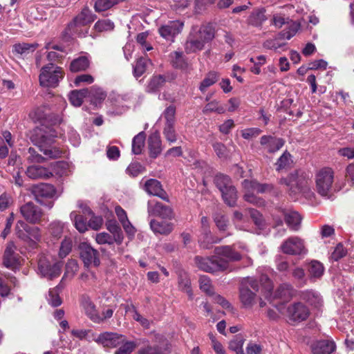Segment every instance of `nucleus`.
Instances as JSON below:
<instances>
[{
	"mask_svg": "<svg viewBox=\"0 0 354 354\" xmlns=\"http://www.w3.org/2000/svg\"><path fill=\"white\" fill-rule=\"evenodd\" d=\"M27 236L28 240L25 243H28L30 246H35L37 242L41 240V235L40 229L37 227H31L27 225Z\"/></svg>",
	"mask_w": 354,
	"mask_h": 354,
	"instance_id": "4c0bfd02",
	"label": "nucleus"
},
{
	"mask_svg": "<svg viewBox=\"0 0 354 354\" xmlns=\"http://www.w3.org/2000/svg\"><path fill=\"white\" fill-rule=\"evenodd\" d=\"M292 162V160H290V154L285 151L278 159L276 165H277V170L280 171L283 169L286 168L288 166L290 165Z\"/></svg>",
	"mask_w": 354,
	"mask_h": 354,
	"instance_id": "052dcab7",
	"label": "nucleus"
},
{
	"mask_svg": "<svg viewBox=\"0 0 354 354\" xmlns=\"http://www.w3.org/2000/svg\"><path fill=\"white\" fill-rule=\"evenodd\" d=\"M287 25L288 26V30L283 33V37L287 39H290L296 34L300 26L298 23L292 20H289Z\"/></svg>",
	"mask_w": 354,
	"mask_h": 354,
	"instance_id": "774afa93",
	"label": "nucleus"
},
{
	"mask_svg": "<svg viewBox=\"0 0 354 354\" xmlns=\"http://www.w3.org/2000/svg\"><path fill=\"white\" fill-rule=\"evenodd\" d=\"M267 19L265 10L261 9L254 11L249 18V23L254 26H260Z\"/></svg>",
	"mask_w": 354,
	"mask_h": 354,
	"instance_id": "a18cd8bd",
	"label": "nucleus"
},
{
	"mask_svg": "<svg viewBox=\"0 0 354 354\" xmlns=\"http://www.w3.org/2000/svg\"><path fill=\"white\" fill-rule=\"evenodd\" d=\"M151 230L155 234L167 235L173 230V224L167 221L151 219L149 223Z\"/></svg>",
	"mask_w": 354,
	"mask_h": 354,
	"instance_id": "b1692460",
	"label": "nucleus"
},
{
	"mask_svg": "<svg viewBox=\"0 0 354 354\" xmlns=\"http://www.w3.org/2000/svg\"><path fill=\"white\" fill-rule=\"evenodd\" d=\"M15 250V243L12 241L8 242L4 251L3 263L11 270H15L19 265V257Z\"/></svg>",
	"mask_w": 354,
	"mask_h": 354,
	"instance_id": "2eb2a0df",
	"label": "nucleus"
},
{
	"mask_svg": "<svg viewBox=\"0 0 354 354\" xmlns=\"http://www.w3.org/2000/svg\"><path fill=\"white\" fill-rule=\"evenodd\" d=\"M125 0H95L94 9L96 12L106 11Z\"/></svg>",
	"mask_w": 354,
	"mask_h": 354,
	"instance_id": "a19ab883",
	"label": "nucleus"
},
{
	"mask_svg": "<svg viewBox=\"0 0 354 354\" xmlns=\"http://www.w3.org/2000/svg\"><path fill=\"white\" fill-rule=\"evenodd\" d=\"M292 286L288 283L280 285L274 292V297L281 299L283 301H288L294 295Z\"/></svg>",
	"mask_w": 354,
	"mask_h": 354,
	"instance_id": "c85d7f7f",
	"label": "nucleus"
},
{
	"mask_svg": "<svg viewBox=\"0 0 354 354\" xmlns=\"http://www.w3.org/2000/svg\"><path fill=\"white\" fill-rule=\"evenodd\" d=\"M258 281L253 278L245 279L240 288V300L245 308H251L256 301L255 292L259 290Z\"/></svg>",
	"mask_w": 354,
	"mask_h": 354,
	"instance_id": "39448f33",
	"label": "nucleus"
},
{
	"mask_svg": "<svg viewBox=\"0 0 354 354\" xmlns=\"http://www.w3.org/2000/svg\"><path fill=\"white\" fill-rule=\"evenodd\" d=\"M224 202L230 207H234L236 205L237 200V192L235 187H230L221 192Z\"/></svg>",
	"mask_w": 354,
	"mask_h": 354,
	"instance_id": "ea45409f",
	"label": "nucleus"
},
{
	"mask_svg": "<svg viewBox=\"0 0 354 354\" xmlns=\"http://www.w3.org/2000/svg\"><path fill=\"white\" fill-rule=\"evenodd\" d=\"M64 227V224L58 221H53L49 224L48 232L51 237V241H57L62 237Z\"/></svg>",
	"mask_w": 354,
	"mask_h": 354,
	"instance_id": "2f4dec72",
	"label": "nucleus"
},
{
	"mask_svg": "<svg viewBox=\"0 0 354 354\" xmlns=\"http://www.w3.org/2000/svg\"><path fill=\"white\" fill-rule=\"evenodd\" d=\"M62 263L50 255L41 254L38 259V270L49 279L58 277L61 274Z\"/></svg>",
	"mask_w": 354,
	"mask_h": 354,
	"instance_id": "20e7f679",
	"label": "nucleus"
},
{
	"mask_svg": "<svg viewBox=\"0 0 354 354\" xmlns=\"http://www.w3.org/2000/svg\"><path fill=\"white\" fill-rule=\"evenodd\" d=\"M281 249L284 254L289 255H299L306 252L304 241L298 236L287 239L281 245Z\"/></svg>",
	"mask_w": 354,
	"mask_h": 354,
	"instance_id": "f8f14e48",
	"label": "nucleus"
},
{
	"mask_svg": "<svg viewBox=\"0 0 354 354\" xmlns=\"http://www.w3.org/2000/svg\"><path fill=\"white\" fill-rule=\"evenodd\" d=\"M260 144L268 153H273L279 151L284 145L283 139L272 136H263Z\"/></svg>",
	"mask_w": 354,
	"mask_h": 354,
	"instance_id": "412c9836",
	"label": "nucleus"
},
{
	"mask_svg": "<svg viewBox=\"0 0 354 354\" xmlns=\"http://www.w3.org/2000/svg\"><path fill=\"white\" fill-rule=\"evenodd\" d=\"M27 225L23 221H18L15 226L16 236L24 242L28 240L26 232Z\"/></svg>",
	"mask_w": 354,
	"mask_h": 354,
	"instance_id": "5fc2aeb1",
	"label": "nucleus"
},
{
	"mask_svg": "<svg viewBox=\"0 0 354 354\" xmlns=\"http://www.w3.org/2000/svg\"><path fill=\"white\" fill-rule=\"evenodd\" d=\"M147 62L148 60L145 58H140L137 60L133 67V73L136 77H140L145 72Z\"/></svg>",
	"mask_w": 354,
	"mask_h": 354,
	"instance_id": "e2e57ef3",
	"label": "nucleus"
},
{
	"mask_svg": "<svg viewBox=\"0 0 354 354\" xmlns=\"http://www.w3.org/2000/svg\"><path fill=\"white\" fill-rule=\"evenodd\" d=\"M288 317L293 322H302L309 316L308 308L301 302L295 303L288 308Z\"/></svg>",
	"mask_w": 354,
	"mask_h": 354,
	"instance_id": "dca6fc26",
	"label": "nucleus"
},
{
	"mask_svg": "<svg viewBox=\"0 0 354 354\" xmlns=\"http://www.w3.org/2000/svg\"><path fill=\"white\" fill-rule=\"evenodd\" d=\"M205 46L210 42L215 37V29L211 24H204L199 28L193 27L190 32Z\"/></svg>",
	"mask_w": 354,
	"mask_h": 354,
	"instance_id": "4468645a",
	"label": "nucleus"
},
{
	"mask_svg": "<svg viewBox=\"0 0 354 354\" xmlns=\"http://www.w3.org/2000/svg\"><path fill=\"white\" fill-rule=\"evenodd\" d=\"M195 263L198 268L207 272L224 271L228 268L227 261L223 259H218L216 254L211 257H195Z\"/></svg>",
	"mask_w": 354,
	"mask_h": 354,
	"instance_id": "0eeeda50",
	"label": "nucleus"
},
{
	"mask_svg": "<svg viewBox=\"0 0 354 354\" xmlns=\"http://www.w3.org/2000/svg\"><path fill=\"white\" fill-rule=\"evenodd\" d=\"M145 138L146 136L143 131L140 132L133 138L132 152L134 154L138 155L142 153V151L145 146Z\"/></svg>",
	"mask_w": 354,
	"mask_h": 354,
	"instance_id": "79ce46f5",
	"label": "nucleus"
},
{
	"mask_svg": "<svg viewBox=\"0 0 354 354\" xmlns=\"http://www.w3.org/2000/svg\"><path fill=\"white\" fill-rule=\"evenodd\" d=\"M308 271L310 280L320 278L324 271L323 265L317 261H312L308 266Z\"/></svg>",
	"mask_w": 354,
	"mask_h": 354,
	"instance_id": "f704fd0d",
	"label": "nucleus"
},
{
	"mask_svg": "<svg viewBox=\"0 0 354 354\" xmlns=\"http://www.w3.org/2000/svg\"><path fill=\"white\" fill-rule=\"evenodd\" d=\"M89 66V61L85 57H80L74 59L70 65V69L73 72H78L86 70Z\"/></svg>",
	"mask_w": 354,
	"mask_h": 354,
	"instance_id": "c03bdc74",
	"label": "nucleus"
},
{
	"mask_svg": "<svg viewBox=\"0 0 354 354\" xmlns=\"http://www.w3.org/2000/svg\"><path fill=\"white\" fill-rule=\"evenodd\" d=\"M282 214L287 225L292 230L297 231L299 229L301 217L298 212L292 210H283Z\"/></svg>",
	"mask_w": 354,
	"mask_h": 354,
	"instance_id": "cd10ccee",
	"label": "nucleus"
},
{
	"mask_svg": "<svg viewBox=\"0 0 354 354\" xmlns=\"http://www.w3.org/2000/svg\"><path fill=\"white\" fill-rule=\"evenodd\" d=\"M37 46V44H17L13 46L12 51L14 53L25 55L30 52H33Z\"/></svg>",
	"mask_w": 354,
	"mask_h": 354,
	"instance_id": "37998d69",
	"label": "nucleus"
},
{
	"mask_svg": "<svg viewBox=\"0 0 354 354\" xmlns=\"http://www.w3.org/2000/svg\"><path fill=\"white\" fill-rule=\"evenodd\" d=\"M72 245L73 243L71 239L65 237L64 239L61 243L59 251V257L60 258L66 257L71 251Z\"/></svg>",
	"mask_w": 354,
	"mask_h": 354,
	"instance_id": "4d7b16f0",
	"label": "nucleus"
},
{
	"mask_svg": "<svg viewBox=\"0 0 354 354\" xmlns=\"http://www.w3.org/2000/svg\"><path fill=\"white\" fill-rule=\"evenodd\" d=\"M178 284L180 289L186 292L190 299H192L193 294L191 289V282L185 273L179 275Z\"/></svg>",
	"mask_w": 354,
	"mask_h": 354,
	"instance_id": "8fccbe9b",
	"label": "nucleus"
},
{
	"mask_svg": "<svg viewBox=\"0 0 354 354\" xmlns=\"http://www.w3.org/2000/svg\"><path fill=\"white\" fill-rule=\"evenodd\" d=\"M20 214L27 222L32 224L39 223L44 215L41 209L32 202L21 205Z\"/></svg>",
	"mask_w": 354,
	"mask_h": 354,
	"instance_id": "9d476101",
	"label": "nucleus"
},
{
	"mask_svg": "<svg viewBox=\"0 0 354 354\" xmlns=\"http://www.w3.org/2000/svg\"><path fill=\"white\" fill-rule=\"evenodd\" d=\"M122 344H123L115 352V354H131L138 345L133 341H124Z\"/></svg>",
	"mask_w": 354,
	"mask_h": 354,
	"instance_id": "0e129e2a",
	"label": "nucleus"
},
{
	"mask_svg": "<svg viewBox=\"0 0 354 354\" xmlns=\"http://www.w3.org/2000/svg\"><path fill=\"white\" fill-rule=\"evenodd\" d=\"M218 75L215 72L209 73L201 82L199 90L204 93L209 86L215 84L218 80Z\"/></svg>",
	"mask_w": 354,
	"mask_h": 354,
	"instance_id": "09e8293b",
	"label": "nucleus"
},
{
	"mask_svg": "<svg viewBox=\"0 0 354 354\" xmlns=\"http://www.w3.org/2000/svg\"><path fill=\"white\" fill-rule=\"evenodd\" d=\"M95 15L88 7L83 8L67 24L64 35L68 37L73 35L85 37L88 33V27L95 21Z\"/></svg>",
	"mask_w": 354,
	"mask_h": 354,
	"instance_id": "f257e3e1",
	"label": "nucleus"
},
{
	"mask_svg": "<svg viewBox=\"0 0 354 354\" xmlns=\"http://www.w3.org/2000/svg\"><path fill=\"white\" fill-rule=\"evenodd\" d=\"M11 194L4 192L0 195V211L3 212L13 203Z\"/></svg>",
	"mask_w": 354,
	"mask_h": 354,
	"instance_id": "69168bd1",
	"label": "nucleus"
},
{
	"mask_svg": "<svg viewBox=\"0 0 354 354\" xmlns=\"http://www.w3.org/2000/svg\"><path fill=\"white\" fill-rule=\"evenodd\" d=\"M214 151H215L216 156L221 159H225L228 156V151L227 147L221 142H214L212 145Z\"/></svg>",
	"mask_w": 354,
	"mask_h": 354,
	"instance_id": "338daca9",
	"label": "nucleus"
},
{
	"mask_svg": "<svg viewBox=\"0 0 354 354\" xmlns=\"http://www.w3.org/2000/svg\"><path fill=\"white\" fill-rule=\"evenodd\" d=\"M82 305L87 316L95 323H101V316L97 314L95 306L93 303L88 299H84Z\"/></svg>",
	"mask_w": 354,
	"mask_h": 354,
	"instance_id": "7c9ffc66",
	"label": "nucleus"
},
{
	"mask_svg": "<svg viewBox=\"0 0 354 354\" xmlns=\"http://www.w3.org/2000/svg\"><path fill=\"white\" fill-rule=\"evenodd\" d=\"M88 93L89 90L88 88L74 90L70 93L69 100L73 106H80L83 102V99L88 95Z\"/></svg>",
	"mask_w": 354,
	"mask_h": 354,
	"instance_id": "c9c22d12",
	"label": "nucleus"
},
{
	"mask_svg": "<svg viewBox=\"0 0 354 354\" xmlns=\"http://www.w3.org/2000/svg\"><path fill=\"white\" fill-rule=\"evenodd\" d=\"M199 286L202 291L208 295H214V288L212 287L211 280L207 276L203 275L199 279Z\"/></svg>",
	"mask_w": 354,
	"mask_h": 354,
	"instance_id": "864d4df0",
	"label": "nucleus"
},
{
	"mask_svg": "<svg viewBox=\"0 0 354 354\" xmlns=\"http://www.w3.org/2000/svg\"><path fill=\"white\" fill-rule=\"evenodd\" d=\"M94 340L104 347L115 348L124 343L125 338L122 335L117 333L104 332L100 333Z\"/></svg>",
	"mask_w": 354,
	"mask_h": 354,
	"instance_id": "ddd939ff",
	"label": "nucleus"
},
{
	"mask_svg": "<svg viewBox=\"0 0 354 354\" xmlns=\"http://www.w3.org/2000/svg\"><path fill=\"white\" fill-rule=\"evenodd\" d=\"M113 28L114 24L109 19L97 21L94 25V28L98 32L111 30H113Z\"/></svg>",
	"mask_w": 354,
	"mask_h": 354,
	"instance_id": "680f3d73",
	"label": "nucleus"
},
{
	"mask_svg": "<svg viewBox=\"0 0 354 354\" xmlns=\"http://www.w3.org/2000/svg\"><path fill=\"white\" fill-rule=\"evenodd\" d=\"M166 77L162 75H153L149 80L146 91L148 93H154L158 91L165 83Z\"/></svg>",
	"mask_w": 354,
	"mask_h": 354,
	"instance_id": "72a5a7b5",
	"label": "nucleus"
},
{
	"mask_svg": "<svg viewBox=\"0 0 354 354\" xmlns=\"http://www.w3.org/2000/svg\"><path fill=\"white\" fill-rule=\"evenodd\" d=\"M38 134L39 138L36 145L44 154L50 158H57L61 157L62 151L57 147L53 145L54 138L56 137L55 131L50 129L48 132H41Z\"/></svg>",
	"mask_w": 354,
	"mask_h": 354,
	"instance_id": "7ed1b4c3",
	"label": "nucleus"
},
{
	"mask_svg": "<svg viewBox=\"0 0 354 354\" xmlns=\"http://www.w3.org/2000/svg\"><path fill=\"white\" fill-rule=\"evenodd\" d=\"M242 185L245 192L263 193L272 189L271 185L259 184L256 180H244Z\"/></svg>",
	"mask_w": 354,
	"mask_h": 354,
	"instance_id": "bb28decb",
	"label": "nucleus"
},
{
	"mask_svg": "<svg viewBox=\"0 0 354 354\" xmlns=\"http://www.w3.org/2000/svg\"><path fill=\"white\" fill-rule=\"evenodd\" d=\"M214 221L220 231H225L227 230L229 221L224 214L221 213H216L214 216Z\"/></svg>",
	"mask_w": 354,
	"mask_h": 354,
	"instance_id": "6e6d98bb",
	"label": "nucleus"
},
{
	"mask_svg": "<svg viewBox=\"0 0 354 354\" xmlns=\"http://www.w3.org/2000/svg\"><path fill=\"white\" fill-rule=\"evenodd\" d=\"M335 348V342L330 339L317 341L311 346L313 354H330Z\"/></svg>",
	"mask_w": 354,
	"mask_h": 354,
	"instance_id": "4be33fe9",
	"label": "nucleus"
},
{
	"mask_svg": "<svg viewBox=\"0 0 354 354\" xmlns=\"http://www.w3.org/2000/svg\"><path fill=\"white\" fill-rule=\"evenodd\" d=\"M205 46L194 35L189 32L187 39L185 44V50L187 53H194L201 51Z\"/></svg>",
	"mask_w": 354,
	"mask_h": 354,
	"instance_id": "c756f323",
	"label": "nucleus"
},
{
	"mask_svg": "<svg viewBox=\"0 0 354 354\" xmlns=\"http://www.w3.org/2000/svg\"><path fill=\"white\" fill-rule=\"evenodd\" d=\"M203 111L205 114L211 112H216L221 114L223 113L225 109L222 106L219 105L218 102L214 100L207 104Z\"/></svg>",
	"mask_w": 354,
	"mask_h": 354,
	"instance_id": "13d9d810",
	"label": "nucleus"
},
{
	"mask_svg": "<svg viewBox=\"0 0 354 354\" xmlns=\"http://www.w3.org/2000/svg\"><path fill=\"white\" fill-rule=\"evenodd\" d=\"M27 176L32 179L48 178L53 174L46 167L39 165H32L27 168Z\"/></svg>",
	"mask_w": 354,
	"mask_h": 354,
	"instance_id": "393cba45",
	"label": "nucleus"
},
{
	"mask_svg": "<svg viewBox=\"0 0 354 354\" xmlns=\"http://www.w3.org/2000/svg\"><path fill=\"white\" fill-rule=\"evenodd\" d=\"M107 230L112 234L115 243L121 244L123 240V234L120 227L115 223H109L107 224Z\"/></svg>",
	"mask_w": 354,
	"mask_h": 354,
	"instance_id": "3c124183",
	"label": "nucleus"
},
{
	"mask_svg": "<svg viewBox=\"0 0 354 354\" xmlns=\"http://www.w3.org/2000/svg\"><path fill=\"white\" fill-rule=\"evenodd\" d=\"M80 254L84 266H98L100 263L99 252L94 249L89 243L82 242L79 245Z\"/></svg>",
	"mask_w": 354,
	"mask_h": 354,
	"instance_id": "1a4fd4ad",
	"label": "nucleus"
},
{
	"mask_svg": "<svg viewBox=\"0 0 354 354\" xmlns=\"http://www.w3.org/2000/svg\"><path fill=\"white\" fill-rule=\"evenodd\" d=\"M70 218L74 223L75 228L81 233H83L87 230L86 222L83 219L81 215L77 214L75 212H72L70 214Z\"/></svg>",
	"mask_w": 354,
	"mask_h": 354,
	"instance_id": "49530a36",
	"label": "nucleus"
},
{
	"mask_svg": "<svg viewBox=\"0 0 354 354\" xmlns=\"http://www.w3.org/2000/svg\"><path fill=\"white\" fill-rule=\"evenodd\" d=\"M214 183L220 192L228 189L230 187H234L231 179L227 176L223 174L216 175Z\"/></svg>",
	"mask_w": 354,
	"mask_h": 354,
	"instance_id": "de8ad7c7",
	"label": "nucleus"
},
{
	"mask_svg": "<svg viewBox=\"0 0 354 354\" xmlns=\"http://www.w3.org/2000/svg\"><path fill=\"white\" fill-rule=\"evenodd\" d=\"M145 189L150 195L158 196L167 202L169 201V196L163 189L160 182L156 179L147 180L145 183Z\"/></svg>",
	"mask_w": 354,
	"mask_h": 354,
	"instance_id": "aec40b11",
	"label": "nucleus"
},
{
	"mask_svg": "<svg viewBox=\"0 0 354 354\" xmlns=\"http://www.w3.org/2000/svg\"><path fill=\"white\" fill-rule=\"evenodd\" d=\"M62 286L58 285L56 287L49 290L46 299L50 306L57 307L62 304V300L59 297V293L62 291Z\"/></svg>",
	"mask_w": 354,
	"mask_h": 354,
	"instance_id": "e433bc0d",
	"label": "nucleus"
},
{
	"mask_svg": "<svg viewBox=\"0 0 354 354\" xmlns=\"http://www.w3.org/2000/svg\"><path fill=\"white\" fill-rule=\"evenodd\" d=\"M35 200L40 205L50 209L54 205L53 198L56 195V189L50 184L39 183L30 188Z\"/></svg>",
	"mask_w": 354,
	"mask_h": 354,
	"instance_id": "f03ea898",
	"label": "nucleus"
},
{
	"mask_svg": "<svg viewBox=\"0 0 354 354\" xmlns=\"http://www.w3.org/2000/svg\"><path fill=\"white\" fill-rule=\"evenodd\" d=\"M244 344V339L241 336H236L234 339L230 342L229 348L236 354H244L243 346Z\"/></svg>",
	"mask_w": 354,
	"mask_h": 354,
	"instance_id": "603ef678",
	"label": "nucleus"
},
{
	"mask_svg": "<svg viewBox=\"0 0 354 354\" xmlns=\"http://www.w3.org/2000/svg\"><path fill=\"white\" fill-rule=\"evenodd\" d=\"M214 254L218 259H223L230 261H238L244 257L243 254L236 252L232 246L224 245L216 247L214 249Z\"/></svg>",
	"mask_w": 354,
	"mask_h": 354,
	"instance_id": "f3484780",
	"label": "nucleus"
},
{
	"mask_svg": "<svg viewBox=\"0 0 354 354\" xmlns=\"http://www.w3.org/2000/svg\"><path fill=\"white\" fill-rule=\"evenodd\" d=\"M149 215L158 216L162 219L171 220L174 217L173 209L169 206L163 205L156 200H150L147 203Z\"/></svg>",
	"mask_w": 354,
	"mask_h": 354,
	"instance_id": "9b49d317",
	"label": "nucleus"
},
{
	"mask_svg": "<svg viewBox=\"0 0 354 354\" xmlns=\"http://www.w3.org/2000/svg\"><path fill=\"white\" fill-rule=\"evenodd\" d=\"M148 148L151 158H157L162 152V141L158 133H152L148 138Z\"/></svg>",
	"mask_w": 354,
	"mask_h": 354,
	"instance_id": "5701e85b",
	"label": "nucleus"
},
{
	"mask_svg": "<svg viewBox=\"0 0 354 354\" xmlns=\"http://www.w3.org/2000/svg\"><path fill=\"white\" fill-rule=\"evenodd\" d=\"M300 297L310 305L318 308L322 304V298L320 294L313 290H306L300 292Z\"/></svg>",
	"mask_w": 354,
	"mask_h": 354,
	"instance_id": "a878e982",
	"label": "nucleus"
},
{
	"mask_svg": "<svg viewBox=\"0 0 354 354\" xmlns=\"http://www.w3.org/2000/svg\"><path fill=\"white\" fill-rule=\"evenodd\" d=\"M183 24L179 21H171L160 26L158 32L161 37L169 41H173L174 37L179 34Z\"/></svg>",
	"mask_w": 354,
	"mask_h": 354,
	"instance_id": "a211bd4d",
	"label": "nucleus"
},
{
	"mask_svg": "<svg viewBox=\"0 0 354 354\" xmlns=\"http://www.w3.org/2000/svg\"><path fill=\"white\" fill-rule=\"evenodd\" d=\"M170 62L174 68L185 69L187 66V63L184 58L182 52L174 51L169 55Z\"/></svg>",
	"mask_w": 354,
	"mask_h": 354,
	"instance_id": "58836bf2",
	"label": "nucleus"
},
{
	"mask_svg": "<svg viewBox=\"0 0 354 354\" xmlns=\"http://www.w3.org/2000/svg\"><path fill=\"white\" fill-rule=\"evenodd\" d=\"M280 183L286 185L288 187H292L295 183L298 191L302 192L307 198L311 197L313 194L310 188L308 180L304 179L301 181H300V180L296 181L295 175L293 174H291L288 178L280 179Z\"/></svg>",
	"mask_w": 354,
	"mask_h": 354,
	"instance_id": "6ab92c4d",
	"label": "nucleus"
},
{
	"mask_svg": "<svg viewBox=\"0 0 354 354\" xmlns=\"http://www.w3.org/2000/svg\"><path fill=\"white\" fill-rule=\"evenodd\" d=\"M63 77L62 68L50 64L42 67L39 75V82L43 86L55 87Z\"/></svg>",
	"mask_w": 354,
	"mask_h": 354,
	"instance_id": "423d86ee",
	"label": "nucleus"
},
{
	"mask_svg": "<svg viewBox=\"0 0 354 354\" xmlns=\"http://www.w3.org/2000/svg\"><path fill=\"white\" fill-rule=\"evenodd\" d=\"M333 183V171L329 167L319 171L316 175L317 192L322 196H327Z\"/></svg>",
	"mask_w": 354,
	"mask_h": 354,
	"instance_id": "6e6552de",
	"label": "nucleus"
},
{
	"mask_svg": "<svg viewBox=\"0 0 354 354\" xmlns=\"http://www.w3.org/2000/svg\"><path fill=\"white\" fill-rule=\"evenodd\" d=\"M162 133L165 139L170 143H174L177 140L175 126H164Z\"/></svg>",
	"mask_w": 354,
	"mask_h": 354,
	"instance_id": "bf43d9fd",
	"label": "nucleus"
},
{
	"mask_svg": "<svg viewBox=\"0 0 354 354\" xmlns=\"http://www.w3.org/2000/svg\"><path fill=\"white\" fill-rule=\"evenodd\" d=\"M176 106L169 105L162 112L160 120L164 122V126H175L176 124Z\"/></svg>",
	"mask_w": 354,
	"mask_h": 354,
	"instance_id": "473e14b6",
	"label": "nucleus"
}]
</instances>
